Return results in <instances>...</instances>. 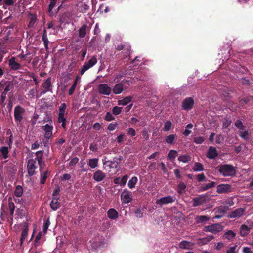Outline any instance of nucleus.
Segmentation results:
<instances>
[{
  "label": "nucleus",
  "mask_w": 253,
  "mask_h": 253,
  "mask_svg": "<svg viewBox=\"0 0 253 253\" xmlns=\"http://www.w3.org/2000/svg\"><path fill=\"white\" fill-rule=\"evenodd\" d=\"M218 168L219 172L224 177H232L236 174V168L231 164L220 165L218 166Z\"/></svg>",
  "instance_id": "obj_1"
},
{
  "label": "nucleus",
  "mask_w": 253,
  "mask_h": 253,
  "mask_svg": "<svg viewBox=\"0 0 253 253\" xmlns=\"http://www.w3.org/2000/svg\"><path fill=\"white\" fill-rule=\"evenodd\" d=\"M115 49L116 50L119 51L123 50L120 53V54L123 55V58L125 59L126 57L130 58L131 53V46L128 43L126 42L121 43V44L117 45ZM119 55V54H117V55Z\"/></svg>",
  "instance_id": "obj_2"
},
{
  "label": "nucleus",
  "mask_w": 253,
  "mask_h": 253,
  "mask_svg": "<svg viewBox=\"0 0 253 253\" xmlns=\"http://www.w3.org/2000/svg\"><path fill=\"white\" fill-rule=\"evenodd\" d=\"M25 113V109L20 105H17L14 108V117L15 122L17 125L20 124L22 122Z\"/></svg>",
  "instance_id": "obj_3"
},
{
  "label": "nucleus",
  "mask_w": 253,
  "mask_h": 253,
  "mask_svg": "<svg viewBox=\"0 0 253 253\" xmlns=\"http://www.w3.org/2000/svg\"><path fill=\"white\" fill-rule=\"evenodd\" d=\"M223 230V226L219 223L212 224L210 225L205 226L203 230L206 232H211L213 234H217Z\"/></svg>",
  "instance_id": "obj_4"
},
{
  "label": "nucleus",
  "mask_w": 253,
  "mask_h": 253,
  "mask_svg": "<svg viewBox=\"0 0 253 253\" xmlns=\"http://www.w3.org/2000/svg\"><path fill=\"white\" fill-rule=\"evenodd\" d=\"M97 62V60L96 56H92L88 62H85L82 67L80 71V74L81 75H83L85 71L95 65Z\"/></svg>",
  "instance_id": "obj_5"
},
{
  "label": "nucleus",
  "mask_w": 253,
  "mask_h": 253,
  "mask_svg": "<svg viewBox=\"0 0 253 253\" xmlns=\"http://www.w3.org/2000/svg\"><path fill=\"white\" fill-rule=\"evenodd\" d=\"M36 160L30 159L27 162V169L29 176H32L35 174V170L37 168L36 165Z\"/></svg>",
  "instance_id": "obj_6"
},
{
  "label": "nucleus",
  "mask_w": 253,
  "mask_h": 253,
  "mask_svg": "<svg viewBox=\"0 0 253 253\" xmlns=\"http://www.w3.org/2000/svg\"><path fill=\"white\" fill-rule=\"evenodd\" d=\"M194 101L192 97H186L182 103V107L184 110H190L194 106Z\"/></svg>",
  "instance_id": "obj_7"
},
{
  "label": "nucleus",
  "mask_w": 253,
  "mask_h": 253,
  "mask_svg": "<svg viewBox=\"0 0 253 253\" xmlns=\"http://www.w3.org/2000/svg\"><path fill=\"white\" fill-rule=\"evenodd\" d=\"M229 210L227 206H220L216 209V215L214 218L219 219L224 216L227 211Z\"/></svg>",
  "instance_id": "obj_8"
},
{
  "label": "nucleus",
  "mask_w": 253,
  "mask_h": 253,
  "mask_svg": "<svg viewBox=\"0 0 253 253\" xmlns=\"http://www.w3.org/2000/svg\"><path fill=\"white\" fill-rule=\"evenodd\" d=\"M98 92L102 95H109L111 92V88L107 84H100L97 86Z\"/></svg>",
  "instance_id": "obj_9"
},
{
  "label": "nucleus",
  "mask_w": 253,
  "mask_h": 253,
  "mask_svg": "<svg viewBox=\"0 0 253 253\" xmlns=\"http://www.w3.org/2000/svg\"><path fill=\"white\" fill-rule=\"evenodd\" d=\"M121 199L123 202L128 203L132 201L131 192L127 189H124L121 195Z\"/></svg>",
  "instance_id": "obj_10"
},
{
  "label": "nucleus",
  "mask_w": 253,
  "mask_h": 253,
  "mask_svg": "<svg viewBox=\"0 0 253 253\" xmlns=\"http://www.w3.org/2000/svg\"><path fill=\"white\" fill-rule=\"evenodd\" d=\"M13 88V84H11L10 82L7 81V83H6V85H5L4 87V90L1 92V94L0 96V100L1 101V103L3 104L5 99H6V95L7 92Z\"/></svg>",
  "instance_id": "obj_11"
},
{
  "label": "nucleus",
  "mask_w": 253,
  "mask_h": 253,
  "mask_svg": "<svg viewBox=\"0 0 253 253\" xmlns=\"http://www.w3.org/2000/svg\"><path fill=\"white\" fill-rule=\"evenodd\" d=\"M45 90L41 92V95L48 91H52L51 78H48L42 84Z\"/></svg>",
  "instance_id": "obj_12"
},
{
  "label": "nucleus",
  "mask_w": 253,
  "mask_h": 253,
  "mask_svg": "<svg viewBox=\"0 0 253 253\" xmlns=\"http://www.w3.org/2000/svg\"><path fill=\"white\" fill-rule=\"evenodd\" d=\"M245 211L244 209L239 208L231 212L228 215L230 218H238L243 215Z\"/></svg>",
  "instance_id": "obj_13"
},
{
  "label": "nucleus",
  "mask_w": 253,
  "mask_h": 253,
  "mask_svg": "<svg viewBox=\"0 0 253 253\" xmlns=\"http://www.w3.org/2000/svg\"><path fill=\"white\" fill-rule=\"evenodd\" d=\"M218 155L217 149L215 147L210 146L207 153V157L211 159H214Z\"/></svg>",
  "instance_id": "obj_14"
},
{
  "label": "nucleus",
  "mask_w": 253,
  "mask_h": 253,
  "mask_svg": "<svg viewBox=\"0 0 253 253\" xmlns=\"http://www.w3.org/2000/svg\"><path fill=\"white\" fill-rule=\"evenodd\" d=\"M174 201V199L171 196H168L166 197H162L158 200L156 202L157 204H160L161 205L164 204H168L172 203Z\"/></svg>",
  "instance_id": "obj_15"
},
{
  "label": "nucleus",
  "mask_w": 253,
  "mask_h": 253,
  "mask_svg": "<svg viewBox=\"0 0 253 253\" xmlns=\"http://www.w3.org/2000/svg\"><path fill=\"white\" fill-rule=\"evenodd\" d=\"M106 177V174L100 170H96L93 174V179L96 182L102 181Z\"/></svg>",
  "instance_id": "obj_16"
},
{
  "label": "nucleus",
  "mask_w": 253,
  "mask_h": 253,
  "mask_svg": "<svg viewBox=\"0 0 253 253\" xmlns=\"http://www.w3.org/2000/svg\"><path fill=\"white\" fill-rule=\"evenodd\" d=\"M231 189V186L229 184H220L217 186V192L219 194L229 192Z\"/></svg>",
  "instance_id": "obj_17"
},
{
  "label": "nucleus",
  "mask_w": 253,
  "mask_h": 253,
  "mask_svg": "<svg viewBox=\"0 0 253 253\" xmlns=\"http://www.w3.org/2000/svg\"><path fill=\"white\" fill-rule=\"evenodd\" d=\"M107 216L112 220L116 219L118 217V213L114 208H111L107 211Z\"/></svg>",
  "instance_id": "obj_18"
},
{
  "label": "nucleus",
  "mask_w": 253,
  "mask_h": 253,
  "mask_svg": "<svg viewBox=\"0 0 253 253\" xmlns=\"http://www.w3.org/2000/svg\"><path fill=\"white\" fill-rule=\"evenodd\" d=\"M210 219V217L207 215H197L195 221L197 224H205Z\"/></svg>",
  "instance_id": "obj_19"
},
{
  "label": "nucleus",
  "mask_w": 253,
  "mask_h": 253,
  "mask_svg": "<svg viewBox=\"0 0 253 253\" xmlns=\"http://www.w3.org/2000/svg\"><path fill=\"white\" fill-rule=\"evenodd\" d=\"M206 201V198L205 196H199L193 199V206L197 207L201 205Z\"/></svg>",
  "instance_id": "obj_20"
},
{
  "label": "nucleus",
  "mask_w": 253,
  "mask_h": 253,
  "mask_svg": "<svg viewBox=\"0 0 253 253\" xmlns=\"http://www.w3.org/2000/svg\"><path fill=\"white\" fill-rule=\"evenodd\" d=\"M9 66L11 69L16 70L21 68V65L15 61L14 57H12L9 60Z\"/></svg>",
  "instance_id": "obj_21"
},
{
  "label": "nucleus",
  "mask_w": 253,
  "mask_h": 253,
  "mask_svg": "<svg viewBox=\"0 0 253 253\" xmlns=\"http://www.w3.org/2000/svg\"><path fill=\"white\" fill-rule=\"evenodd\" d=\"M216 183L213 181H211L207 184H203L199 187V191L202 192L206 191L209 189L215 187Z\"/></svg>",
  "instance_id": "obj_22"
},
{
  "label": "nucleus",
  "mask_w": 253,
  "mask_h": 253,
  "mask_svg": "<svg viewBox=\"0 0 253 253\" xmlns=\"http://www.w3.org/2000/svg\"><path fill=\"white\" fill-rule=\"evenodd\" d=\"M213 239H214V236L211 235L206 237L199 238L197 240V243L199 245H204L207 244Z\"/></svg>",
  "instance_id": "obj_23"
},
{
  "label": "nucleus",
  "mask_w": 253,
  "mask_h": 253,
  "mask_svg": "<svg viewBox=\"0 0 253 253\" xmlns=\"http://www.w3.org/2000/svg\"><path fill=\"white\" fill-rule=\"evenodd\" d=\"M124 90L123 84L120 83L117 84L113 87L112 91L115 94H119L123 92Z\"/></svg>",
  "instance_id": "obj_24"
},
{
  "label": "nucleus",
  "mask_w": 253,
  "mask_h": 253,
  "mask_svg": "<svg viewBox=\"0 0 253 253\" xmlns=\"http://www.w3.org/2000/svg\"><path fill=\"white\" fill-rule=\"evenodd\" d=\"M177 138L176 134H170L165 137V142L168 144L172 145L174 144Z\"/></svg>",
  "instance_id": "obj_25"
},
{
  "label": "nucleus",
  "mask_w": 253,
  "mask_h": 253,
  "mask_svg": "<svg viewBox=\"0 0 253 253\" xmlns=\"http://www.w3.org/2000/svg\"><path fill=\"white\" fill-rule=\"evenodd\" d=\"M59 198H53L50 202V206L52 209L55 211L60 207V203L58 201Z\"/></svg>",
  "instance_id": "obj_26"
},
{
  "label": "nucleus",
  "mask_w": 253,
  "mask_h": 253,
  "mask_svg": "<svg viewBox=\"0 0 253 253\" xmlns=\"http://www.w3.org/2000/svg\"><path fill=\"white\" fill-rule=\"evenodd\" d=\"M186 188V184L183 182L180 181L177 185L176 191L178 194H181L185 192Z\"/></svg>",
  "instance_id": "obj_27"
},
{
  "label": "nucleus",
  "mask_w": 253,
  "mask_h": 253,
  "mask_svg": "<svg viewBox=\"0 0 253 253\" xmlns=\"http://www.w3.org/2000/svg\"><path fill=\"white\" fill-rule=\"evenodd\" d=\"M132 97L130 96H126L122 100H118V105H126L130 102L132 100Z\"/></svg>",
  "instance_id": "obj_28"
},
{
  "label": "nucleus",
  "mask_w": 253,
  "mask_h": 253,
  "mask_svg": "<svg viewBox=\"0 0 253 253\" xmlns=\"http://www.w3.org/2000/svg\"><path fill=\"white\" fill-rule=\"evenodd\" d=\"M15 208V205L14 203L12 201V198L11 197H9L8 198V208L10 211V216L12 218L13 216Z\"/></svg>",
  "instance_id": "obj_29"
},
{
  "label": "nucleus",
  "mask_w": 253,
  "mask_h": 253,
  "mask_svg": "<svg viewBox=\"0 0 253 253\" xmlns=\"http://www.w3.org/2000/svg\"><path fill=\"white\" fill-rule=\"evenodd\" d=\"M236 233L230 230L226 232L223 235V238L228 240H231L236 236Z\"/></svg>",
  "instance_id": "obj_30"
},
{
  "label": "nucleus",
  "mask_w": 253,
  "mask_h": 253,
  "mask_svg": "<svg viewBox=\"0 0 253 253\" xmlns=\"http://www.w3.org/2000/svg\"><path fill=\"white\" fill-rule=\"evenodd\" d=\"M240 229V235L243 237L247 235L250 230V228L244 224L241 225Z\"/></svg>",
  "instance_id": "obj_31"
},
{
  "label": "nucleus",
  "mask_w": 253,
  "mask_h": 253,
  "mask_svg": "<svg viewBox=\"0 0 253 253\" xmlns=\"http://www.w3.org/2000/svg\"><path fill=\"white\" fill-rule=\"evenodd\" d=\"M191 160V157L189 155H181L178 158V160L179 162L186 163L190 161Z\"/></svg>",
  "instance_id": "obj_32"
},
{
  "label": "nucleus",
  "mask_w": 253,
  "mask_h": 253,
  "mask_svg": "<svg viewBox=\"0 0 253 253\" xmlns=\"http://www.w3.org/2000/svg\"><path fill=\"white\" fill-rule=\"evenodd\" d=\"M87 26L86 24H83L79 30V36L80 38H84L86 33V28Z\"/></svg>",
  "instance_id": "obj_33"
},
{
  "label": "nucleus",
  "mask_w": 253,
  "mask_h": 253,
  "mask_svg": "<svg viewBox=\"0 0 253 253\" xmlns=\"http://www.w3.org/2000/svg\"><path fill=\"white\" fill-rule=\"evenodd\" d=\"M36 158L35 159L38 162L39 165H41V163L44 162L42 161L43 159V152L42 151H38L35 153Z\"/></svg>",
  "instance_id": "obj_34"
},
{
  "label": "nucleus",
  "mask_w": 253,
  "mask_h": 253,
  "mask_svg": "<svg viewBox=\"0 0 253 253\" xmlns=\"http://www.w3.org/2000/svg\"><path fill=\"white\" fill-rule=\"evenodd\" d=\"M98 159H97V158L89 159V161H88V164L91 168L94 169L98 166Z\"/></svg>",
  "instance_id": "obj_35"
},
{
  "label": "nucleus",
  "mask_w": 253,
  "mask_h": 253,
  "mask_svg": "<svg viewBox=\"0 0 253 253\" xmlns=\"http://www.w3.org/2000/svg\"><path fill=\"white\" fill-rule=\"evenodd\" d=\"M178 155V152L176 150H170L168 154V158L169 160L172 161L175 159L176 157Z\"/></svg>",
  "instance_id": "obj_36"
},
{
  "label": "nucleus",
  "mask_w": 253,
  "mask_h": 253,
  "mask_svg": "<svg viewBox=\"0 0 253 253\" xmlns=\"http://www.w3.org/2000/svg\"><path fill=\"white\" fill-rule=\"evenodd\" d=\"M138 181L137 178L135 176L132 177L131 179H130L128 182L127 185L128 187L130 189L133 188L135 187L136 184L137 183Z\"/></svg>",
  "instance_id": "obj_37"
},
{
  "label": "nucleus",
  "mask_w": 253,
  "mask_h": 253,
  "mask_svg": "<svg viewBox=\"0 0 253 253\" xmlns=\"http://www.w3.org/2000/svg\"><path fill=\"white\" fill-rule=\"evenodd\" d=\"M193 170L194 171H202L204 170V167L203 165L199 162L195 163L194 167H193Z\"/></svg>",
  "instance_id": "obj_38"
},
{
  "label": "nucleus",
  "mask_w": 253,
  "mask_h": 253,
  "mask_svg": "<svg viewBox=\"0 0 253 253\" xmlns=\"http://www.w3.org/2000/svg\"><path fill=\"white\" fill-rule=\"evenodd\" d=\"M14 195L17 197H21L23 194V188L20 185H17L14 192Z\"/></svg>",
  "instance_id": "obj_39"
},
{
  "label": "nucleus",
  "mask_w": 253,
  "mask_h": 253,
  "mask_svg": "<svg viewBox=\"0 0 253 253\" xmlns=\"http://www.w3.org/2000/svg\"><path fill=\"white\" fill-rule=\"evenodd\" d=\"M236 127L240 130H244L246 128V126L242 123L240 119H238L235 123Z\"/></svg>",
  "instance_id": "obj_40"
},
{
  "label": "nucleus",
  "mask_w": 253,
  "mask_h": 253,
  "mask_svg": "<svg viewBox=\"0 0 253 253\" xmlns=\"http://www.w3.org/2000/svg\"><path fill=\"white\" fill-rule=\"evenodd\" d=\"M232 123L231 120L230 118H225L222 121V127L223 128H228Z\"/></svg>",
  "instance_id": "obj_41"
},
{
  "label": "nucleus",
  "mask_w": 253,
  "mask_h": 253,
  "mask_svg": "<svg viewBox=\"0 0 253 253\" xmlns=\"http://www.w3.org/2000/svg\"><path fill=\"white\" fill-rule=\"evenodd\" d=\"M42 40L43 42L44 46L46 49L48 48V40L47 38V32L45 29L44 30L43 34L42 37Z\"/></svg>",
  "instance_id": "obj_42"
},
{
  "label": "nucleus",
  "mask_w": 253,
  "mask_h": 253,
  "mask_svg": "<svg viewBox=\"0 0 253 253\" xmlns=\"http://www.w3.org/2000/svg\"><path fill=\"white\" fill-rule=\"evenodd\" d=\"M0 152L2 153V155L4 159H6L8 157V149L6 146H3L1 147Z\"/></svg>",
  "instance_id": "obj_43"
},
{
  "label": "nucleus",
  "mask_w": 253,
  "mask_h": 253,
  "mask_svg": "<svg viewBox=\"0 0 253 253\" xmlns=\"http://www.w3.org/2000/svg\"><path fill=\"white\" fill-rule=\"evenodd\" d=\"M249 135L248 130H242V131H240L239 133V136L244 140H247L248 139Z\"/></svg>",
  "instance_id": "obj_44"
},
{
  "label": "nucleus",
  "mask_w": 253,
  "mask_h": 253,
  "mask_svg": "<svg viewBox=\"0 0 253 253\" xmlns=\"http://www.w3.org/2000/svg\"><path fill=\"white\" fill-rule=\"evenodd\" d=\"M172 123L170 121H167L165 122L163 127V130L164 131H169L171 127Z\"/></svg>",
  "instance_id": "obj_45"
},
{
  "label": "nucleus",
  "mask_w": 253,
  "mask_h": 253,
  "mask_svg": "<svg viewBox=\"0 0 253 253\" xmlns=\"http://www.w3.org/2000/svg\"><path fill=\"white\" fill-rule=\"evenodd\" d=\"M135 215L137 218H141L143 216V210L142 209L137 208L134 211Z\"/></svg>",
  "instance_id": "obj_46"
},
{
  "label": "nucleus",
  "mask_w": 253,
  "mask_h": 253,
  "mask_svg": "<svg viewBox=\"0 0 253 253\" xmlns=\"http://www.w3.org/2000/svg\"><path fill=\"white\" fill-rule=\"evenodd\" d=\"M104 119L107 121H111L115 119V117L110 112H107L104 117Z\"/></svg>",
  "instance_id": "obj_47"
},
{
  "label": "nucleus",
  "mask_w": 253,
  "mask_h": 253,
  "mask_svg": "<svg viewBox=\"0 0 253 253\" xmlns=\"http://www.w3.org/2000/svg\"><path fill=\"white\" fill-rule=\"evenodd\" d=\"M47 174L48 171H46L44 172L42 174H41V179H40V183L41 184H45L46 182V180L47 178Z\"/></svg>",
  "instance_id": "obj_48"
},
{
  "label": "nucleus",
  "mask_w": 253,
  "mask_h": 253,
  "mask_svg": "<svg viewBox=\"0 0 253 253\" xmlns=\"http://www.w3.org/2000/svg\"><path fill=\"white\" fill-rule=\"evenodd\" d=\"M122 107H118L117 106H114L112 108V113L114 115H118L121 113V112L122 111Z\"/></svg>",
  "instance_id": "obj_49"
},
{
  "label": "nucleus",
  "mask_w": 253,
  "mask_h": 253,
  "mask_svg": "<svg viewBox=\"0 0 253 253\" xmlns=\"http://www.w3.org/2000/svg\"><path fill=\"white\" fill-rule=\"evenodd\" d=\"M122 158L123 157L121 156H119V157H114L113 161L116 164H115L114 166H112V168H117L118 165L120 164V161L122 160Z\"/></svg>",
  "instance_id": "obj_50"
},
{
  "label": "nucleus",
  "mask_w": 253,
  "mask_h": 253,
  "mask_svg": "<svg viewBox=\"0 0 253 253\" xmlns=\"http://www.w3.org/2000/svg\"><path fill=\"white\" fill-rule=\"evenodd\" d=\"M179 246L181 249H188L189 247V243L186 241H182L180 242Z\"/></svg>",
  "instance_id": "obj_51"
},
{
  "label": "nucleus",
  "mask_w": 253,
  "mask_h": 253,
  "mask_svg": "<svg viewBox=\"0 0 253 253\" xmlns=\"http://www.w3.org/2000/svg\"><path fill=\"white\" fill-rule=\"evenodd\" d=\"M118 126V124L116 122L112 123L109 124L107 126V129L109 131L114 130Z\"/></svg>",
  "instance_id": "obj_52"
},
{
  "label": "nucleus",
  "mask_w": 253,
  "mask_h": 253,
  "mask_svg": "<svg viewBox=\"0 0 253 253\" xmlns=\"http://www.w3.org/2000/svg\"><path fill=\"white\" fill-rule=\"evenodd\" d=\"M53 126L48 124H46L44 126H42V129L45 131V132H51L53 130Z\"/></svg>",
  "instance_id": "obj_53"
},
{
  "label": "nucleus",
  "mask_w": 253,
  "mask_h": 253,
  "mask_svg": "<svg viewBox=\"0 0 253 253\" xmlns=\"http://www.w3.org/2000/svg\"><path fill=\"white\" fill-rule=\"evenodd\" d=\"M66 107H67V105H66V103H62L59 108V114H65V110L66 109Z\"/></svg>",
  "instance_id": "obj_54"
},
{
  "label": "nucleus",
  "mask_w": 253,
  "mask_h": 253,
  "mask_svg": "<svg viewBox=\"0 0 253 253\" xmlns=\"http://www.w3.org/2000/svg\"><path fill=\"white\" fill-rule=\"evenodd\" d=\"M204 141L205 138L201 136L195 137L193 140L194 142L198 144H202Z\"/></svg>",
  "instance_id": "obj_55"
},
{
  "label": "nucleus",
  "mask_w": 253,
  "mask_h": 253,
  "mask_svg": "<svg viewBox=\"0 0 253 253\" xmlns=\"http://www.w3.org/2000/svg\"><path fill=\"white\" fill-rule=\"evenodd\" d=\"M196 177L197 180L199 182L207 181L206 177L203 173L197 175Z\"/></svg>",
  "instance_id": "obj_56"
},
{
  "label": "nucleus",
  "mask_w": 253,
  "mask_h": 253,
  "mask_svg": "<svg viewBox=\"0 0 253 253\" xmlns=\"http://www.w3.org/2000/svg\"><path fill=\"white\" fill-rule=\"evenodd\" d=\"M224 140L223 136L222 134H218L216 136L215 141L217 144H221Z\"/></svg>",
  "instance_id": "obj_57"
},
{
  "label": "nucleus",
  "mask_w": 253,
  "mask_h": 253,
  "mask_svg": "<svg viewBox=\"0 0 253 253\" xmlns=\"http://www.w3.org/2000/svg\"><path fill=\"white\" fill-rule=\"evenodd\" d=\"M50 3L48 6V11L49 12H51L52 10V9L55 6V5L56 3L57 0H50Z\"/></svg>",
  "instance_id": "obj_58"
},
{
  "label": "nucleus",
  "mask_w": 253,
  "mask_h": 253,
  "mask_svg": "<svg viewBox=\"0 0 253 253\" xmlns=\"http://www.w3.org/2000/svg\"><path fill=\"white\" fill-rule=\"evenodd\" d=\"M128 179V176L127 175H125L122 177L120 180V185L121 186H124Z\"/></svg>",
  "instance_id": "obj_59"
},
{
  "label": "nucleus",
  "mask_w": 253,
  "mask_h": 253,
  "mask_svg": "<svg viewBox=\"0 0 253 253\" xmlns=\"http://www.w3.org/2000/svg\"><path fill=\"white\" fill-rule=\"evenodd\" d=\"M249 101L250 99L248 98H244L243 99H242L239 101L240 105L242 108H244V105L245 104H247Z\"/></svg>",
  "instance_id": "obj_60"
},
{
  "label": "nucleus",
  "mask_w": 253,
  "mask_h": 253,
  "mask_svg": "<svg viewBox=\"0 0 253 253\" xmlns=\"http://www.w3.org/2000/svg\"><path fill=\"white\" fill-rule=\"evenodd\" d=\"M76 86H77V81H74V84H73V85L71 86V87L70 88V89L69 90L68 93L70 95L73 94V93H74V92L75 91Z\"/></svg>",
  "instance_id": "obj_61"
},
{
  "label": "nucleus",
  "mask_w": 253,
  "mask_h": 253,
  "mask_svg": "<svg viewBox=\"0 0 253 253\" xmlns=\"http://www.w3.org/2000/svg\"><path fill=\"white\" fill-rule=\"evenodd\" d=\"M237 248V245H234L233 247H231L226 252V253H236L238 250H236Z\"/></svg>",
  "instance_id": "obj_62"
},
{
  "label": "nucleus",
  "mask_w": 253,
  "mask_h": 253,
  "mask_svg": "<svg viewBox=\"0 0 253 253\" xmlns=\"http://www.w3.org/2000/svg\"><path fill=\"white\" fill-rule=\"evenodd\" d=\"M79 159L78 157H76L73 158H72L70 162H69V166H74L76 165V164L78 162Z\"/></svg>",
  "instance_id": "obj_63"
},
{
  "label": "nucleus",
  "mask_w": 253,
  "mask_h": 253,
  "mask_svg": "<svg viewBox=\"0 0 253 253\" xmlns=\"http://www.w3.org/2000/svg\"><path fill=\"white\" fill-rule=\"evenodd\" d=\"M66 121V119L64 117V114H58V122L59 123H62Z\"/></svg>",
  "instance_id": "obj_64"
}]
</instances>
